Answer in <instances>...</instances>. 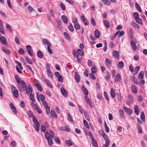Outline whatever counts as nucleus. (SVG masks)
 Returning a JSON list of instances; mask_svg holds the SVG:
<instances>
[{
	"label": "nucleus",
	"mask_w": 147,
	"mask_h": 147,
	"mask_svg": "<svg viewBox=\"0 0 147 147\" xmlns=\"http://www.w3.org/2000/svg\"><path fill=\"white\" fill-rule=\"evenodd\" d=\"M85 99L86 100V102L88 103V105L90 107H92V102L88 98V97L86 96H85Z\"/></svg>",
	"instance_id": "nucleus-16"
},
{
	"label": "nucleus",
	"mask_w": 147,
	"mask_h": 147,
	"mask_svg": "<svg viewBox=\"0 0 147 147\" xmlns=\"http://www.w3.org/2000/svg\"><path fill=\"white\" fill-rule=\"evenodd\" d=\"M0 40L1 42L4 45L6 44L7 43L6 39L3 36H1L0 38Z\"/></svg>",
	"instance_id": "nucleus-23"
},
{
	"label": "nucleus",
	"mask_w": 147,
	"mask_h": 147,
	"mask_svg": "<svg viewBox=\"0 0 147 147\" xmlns=\"http://www.w3.org/2000/svg\"><path fill=\"white\" fill-rule=\"evenodd\" d=\"M25 58L26 61L30 64H32V61L28 56H26Z\"/></svg>",
	"instance_id": "nucleus-47"
},
{
	"label": "nucleus",
	"mask_w": 147,
	"mask_h": 147,
	"mask_svg": "<svg viewBox=\"0 0 147 147\" xmlns=\"http://www.w3.org/2000/svg\"><path fill=\"white\" fill-rule=\"evenodd\" d=\"M74 78L77 83H79L80 82V76L76 72L75 73Z\"/></svg>",
	"instance_id": "nucleus-10"
},
{
	"label": "nucleus",
	"mask_w": 147,
	"mask_h": 147,
	"mask_svg": "<svg viewBox=\"0 0 147 147\" xmlns=\"http://www.w3.org/2000/svg\"><path fill=\"white\" fill-rule=\"evenodd\" d=\"M77 53H78L80 55L83 56L84 55V52L83 51L80 49L77 50Z\"/></svg>",
	"instance_id": "nucleus-43"
},
{
	"label": "nucleus",
	"mask_w": 147,
	"mask_h": 147,
	"mask_svg": "<svg viewBox=\"0 0 147 147\" xmlns=\"http://www.w3.org/2000/svg\"><path fill=\"white\" fill-rule=\"evenodd\" d=\"M15 78L17 82L19 84L20 83V78L19 76L17 75H16L15 76Z\"/></svg>",
	"instance_id": "nucleus-40"
},
{
	"label": "nucleus",
	"mask_w": 147,
	"mask_h": 147,
	"mask_svg": "<svg viewBox=\"0 0 147 147\" xmlns=\"http://www.w3.org/2000/svg\"><path fill=\"white\" fill-rule=\"evenodd\" d=\"M26 92L28 94H31L32 92V88L30 86H28L26 88Z\"/></svg>",
	"instance_id": "nucleus-6"
},
{
	"label": "nucleus",
	"mask_w": 147,
	"mask_h": 147,
	"mask_svg": "<svg viewBox=\"0 0 147 147\" xmlns=\"http://www.w3.org/2000/svg\"><path fill=\"white\" fill-rule=\"evenodd\" d=\"M27 113L28 116L30 117L31 118L32 117H34L33 113L31 110L28 111Z\"/></svg>",
	"instance_id": "nucleus-42"
},
{
	"label": "nucleus",
	"mask_w": 147,
	"mask_h": 147,
	"mask_svg": "<svg viewBox=\"0 0 147 147\" xmlns=\"http://www.w3.org/2000/svg\"><path fill=\"white\" fill-rule=\"evenodd\" d=\"M32 121L34 123L33 126L36 129V131H38L39 129L40 124L38 121L37 120L36 118L33 117L32 118Z\"/></svg>",
	"instance_id": "nucleus-2"
},
{
	"label": "nucleus",
	"mask_w": 147,
	"mask_h": 147,
	"mask_svg": "<svg viewBox=\"0 0 147 147\" xmlns=\"http://www.w3.org/2000/svg\"><path fill=\"white\" fill-rule=\"evenodd\" d=\"M2 51L5 53L9 54L11 53V51L9 50L6 49V48L3 47H1Z\"/></svg>",
	"instance_id": "nucleus-19"
},
{
	"label": "nucleus",
	"mask_w": 147,
	"mask_h": 147,
	"mask_svg": "<svg viewBox=\"0 0 147 147\" xmlns=\"http://www.w3.org/2000/svg\"><path fill=\"white\" fill-rule=\"evenodd\" d=\"M47 72L48 76H49L51 78H52L53 76V73L50 70H47Z\"/></svg>",
	"instance_id": "nucleus-49"
},
{
	"label": "nucleus",
	"mask_w": 147,
	"mask_h": 147,
	"mask_svg": "<svg viewBox=\"0 0 147 147\" xmlns=\"http://www.w3.org/2000/svg\"><path fill=\"white\" fill-rule=\"evenodd\" d=\"M91 71L92 73V74H94L96 72V69L95 67H92L91 68Z\"/></svg>",
	"instance_id": "nucleus-52"
},
{
	"label": "nucleus",
	"mask_w": 147,
	"mask_h": 147,
	"mask_svg": "<svg viewBox=\"0 0 147 147\" xmlns=\"http://www.w3.org/2000/svg\"><path fill=\"white\" fill-rule=\"evenodd\" d=\"M106 76H105V79L106 81L108 82L110 78V75L108 71H106Z\"/></svg>",
	"instance_id": "nucleus-22"
},
{
	"label": "nucleus",
	"mask_w": 147,
	"mask_h": 147,
	"mask_svg": "<svg viewBox=\"0 0 147 147\" xmlns=\"http://www.w3.org/2000/svg\"><path fill=\"white\" fill-rule=\"evenodd\" d=\"M46 108V113L47 115L48 114L49 112L50 111V108L48 106H47L46 107H45Z\"/></svg>",
	"instance_id": "nucleus-56"
},
{
	"label": "nucleus",
	"mask_w": 147,
	"mask_h": 147,
	"mask_svg": "<svg viewBox=\"0 0 147 147\" xmlns=\"http://www.w3.org/2000/svg\"><path fill=\"white\" fill-rule=\"evenodd\" d=\"M110 143V141H107L106 142L105 144L103 145V147H108Z\"/></svg>",
	"instance_id": "nucleus-62"
},
{
	"label": "nucleus",
	"mask_w": 147,
	"mask_h": 147,
	"mask_svg": "<svg viewBox=\"0 0 147 147\" xmlns=\"http://www.w3.org/2000/svg\"><path fill=\"white\" fill-rule=\"evenodd\" d=\"M61 19L63 22L67 24L68 22V19L66 16L65 15H62L61 16Z\"/></svg>",
	"instance_id": "nucleus-15"
},
{
	"label": "nucleus",
	"mask_w": 147,
	"mask_h": 147,
	"mask_svg": "<svg viewBox=\"0 0 147 147\" xmlns=\"http://www.w3.org/2000/svg\"><path fill=\"white\" fill-rule=\"evenodd\" d=\"M61 93L64 96L66 97L67 96V92L64 89L63 87L61 88Z\"/></svg>",
	"instance_id": "nucleus-9"
},
{
	"label": "nucleus",
	"mask_w": 147,
	"mask_h": 147,
	"mask_svg": "<svg viewBox=\"0 0 147 147\" xmlns=\"http://www.w3.org/2000/svg\"><path fill=\"white\" fill-rule=\"evenodd\" d=\"M42 42L43 45L47 44V45H49V44H51L48 40L45 38L43 39Z\"/></svg>",
	"instance_id": "nucleus-20"
},
{
	"label": "nucleus",
	"mask_w": 147,
	"mask_h": 147,
	"mask_svg": "<svg viewBox=\"0 0 147 147\" xmlns=\"http://www.w3.org/2000/svg\"><path fill=\"white\" fill-rule=\"evenodd\" d=\"M45 82L47 84L48 86L50 87V88H52V85L48 79H46L45 80Z\"/></svg>",
	"instance_id": "nucleus-39"
},
{
	"label": "nucleus",
	"mask_w": 147,
	"mask_h": 147,
	"mask_svg": "<svg viewBox=\"0 0 147 147\" xmlns=\"http://www.w3.org/2000/svg\"><path fill=\"white\" fill-rule=\"evenodd\" d=\"M51 46V44H49V45H47V49L49 53L52 54L53 53V51L50 49V47Z\"/></svg>",
	"instance_id": "nucleus-46"
},
{
	"label": "nucleus",
	"mask_w": 147,
	"mask_h": 147,
	"mask_svg": "<svg viewBox=\"0 0 147 147\" xmlns=\"http://www.w3.org/2000/svg\"><path fill=\"white\" fill-rule=\"evenodd\" d=\"M135 6L136 8L139 12H142V10L141 9V7L137 3H135Z\"/></svg>",
	"instance_id": "nucleus-33"
},
{
	"label": "nucleus",
	"mask_w": 147,
	"mask_h": 147,
	"mask_svg": "<svg viewBox=\"0 0 147 147\" xmlns=\"http://www.w3.org/2000/svg\"><path fill=\"white\" fill-rule=\"evenodd\" d=\"M110 94L111 96L113 98H114L115 96V93L114 89L113 88H111V89Z\"/></svg>",
	"instance_id": "nucleus-18"
},
{
	"label": "nucleus",
	"mask_w": 147,
	"mask_h": 147,
	"mask_svg": "<svg viewBox=\"0 0 147 147\" xmlns=\"http://www.w3.org/2000/svg\"><path fill=\"white\" fill-rule=\"evenodd\" d=\"M123 109L129 115H130L132 114V111L130 109H129L126 107H123Z\"/></svg>",
	"instance_id": "nucleus-11"
},
{
	"label": "nucleus",
	"mask_w": 147,
	"mask_h": 147,
	"mask_svg": "<svg viewBox=\"0 0 147 147\" xmlns=\"http://www.w3.org/2000/svg\"><path fill=\"white\" fill-rule=\"evenodd\" d=\"M60 5L62 9L64 11L65 8V4L61 2Z\"/></svg>",
	"instance_id": "nucleus-57"
},
{
	"label": "nucleus",
	"mask_w": 147,
	"mask_h": 147,
	"mask_svg": "<svg viewBox=\"0 0 147 147\" xmlns=\"http://www.w3.org/2000/svg\"><path fill=\"white\" fill-rule=\"evenodd\" d=\"M133 81L134 83L136 84H138V81L137 79L135 78L134 76L133 77Z\"/></svg>",
	"instance_id": "nucleus-61"
},
{
	"label": "nucleus",
	"mask_w": 147,
	"mask_h": 147,
	"mask_svg": "<svg viewBox=\"0 0 147 147\" xmlns=\"http://www.w3.org/2000/svg\"><path fill=\"white\" fill-rule=\"evenodd\" d=\"M35 86L39 91H41L42 90V87L41 85L37 83L36 84Z\"/></svg>",
	"instance_id": "nucleus-35"
},
{
	"label": "nucleus",
	"mask_w": 147,
	"mask_h": 147,
	"mask_svg": "<svg viewBox=\"0 0 147 147\" xmlns=\"http://www.w3.org/2000/svg\"><path fill=\"white\" fill-rule=\"evenodd\" d=\"M94 35L95 37L97 38H98L99 37L100 34L99 31L97 30L96 29L94 32Z\"/></svg>",
	"instance_id": "nucleus-25"
},
{
	"label": "nucleus",
	"mask_w": 147,
	"mask_h": 147,
	"mask_svg": "<svg viewBox=\"0 0 147 147\" xmlns=\"http://www.w3.org/2000/svg\"><path fill=\"white\" fill-rule=\"evenodd\" d=\"M69 30L71 32H72L74 30V28L72 26V24L71 23H69V24L68 26Z\"/></svg>",
	"instance_id": "nucleus-41"
},
{
	"label": "nucleus",
	"mask_w": 147,
	"mask_h": 147,
	"mask_svg": "<svg viewBox=\"0 0 147 147\" xmlns=\"http://www.w3.org/2000/svg\"><path fill=\"white\" fill-rule=\"evenodd\" d=\"M104 23L107 28H109L110 25L109 22L106 20H105L103 21Z\"/></svg>",
	"instance_id": "nucleus-27"
},
{
	"label": "nucleus",
	"mask_w": 147,
	"mask_h": 147,
	"mask_svg": "<svg viewBox=\"0 0 147 147\" xmlns=\"http://www.w3.org/2000/svg\"><path fill=\"white\" fill-rule=\"evenodd\" d=\"M16 63L18 65L19 67V68L20 69L22 70L23 69V68L22 65L21 64V63L19 62H18L17 61H16Z\"/></svg>",
	"instance_id": "nucleus-58"
},
{
	"label": "nucleus",
	"mask_w": 147,
	"mask_h": 147,
	"mask_svg": "<svg viewBox=\"0 0 147 147\" xmlns=\"http://www.w3.org/2000/svg\"><path fill=\"white\" fill-rule=\"evenodd\" d=\"M136 22L139 24H141L142 23L141 19L139 17L136 19Z\"/></svg>",
	"instance_id": "nucleus-60"
},
{
	"label": "nucleus",
	"mask_w": 147,
	"mask_h": 147,
	"mask_svg": "<svg viewBox=\"0 0 147 147\" xmlns=\"http://www.w3.org/2000/svg\"><path fill=\"white\" fill-rule=\"evenodd\" d=\"M104 96H105L106 99L107 100H109V96L107 94V93L106 92H104Z\"/></svg>",
	"instance_id": "nucleus-55"
},
{
	"label": "nucleus",
	"mask_w": 147,
	"mask_h": 147,
	"mask_svg": "<svg viewBox=\"0 0 147 147\" xmlns=\"http://www.w3.org/2000/svg\"><path fill=\"white\" fill-rule=\"evenodd\" d=\"M21 84L23 87L24 90L25 91L26 90V85L25 82L24 81L22 80L21 81Z\"/></svg>",
	"instance_id": "nucleus-26"
},
{
	"label": "nucleus",
	"mask_w": 147,
	"mask_h": 147,
	"mask_svg": "<svg viewBox=\"0 0 147 147\" xmlns=\"http://www.w3.org/2000/svg\"><path fill=\"white\" fill-rule=\"evenodd\" d=\"M58 129L61 130L63 131H70V129L67 125H66L65 127L60 126L58 127Z\"/></svg>",
	"instance_id": "nucleus-4"
},
{
	"label": "nucleus",
	"mask_w": 147,
	"mask_h": 147,
	"mask_svg": "<svg viewBox=\"0 0 147 147\" xmlns=\"http://www.w3.org/2000/svg\"><path fill=\"white\" fill-rule=\"evenodd\" d=\"M130 43L132 47V49L134 51L136 50L137 47L136 43L132 40L131 41Z\"/></svg>",
	"instance_id": "nucleus-13"
},
{
	"label": "nucleus",
	"mask_w": 147,
	"mask_h": 147,
	"mask_svg": "<svg viewBox=\"0 0 147 147\" xmlns=\"http://www.w3.org/2000/svg\"><path fill=\"white\" fill-rule=\"evenodd\" d=\"M74 27L76 29L78 30L80 29V27L78 24H76L74 25Z\"/></svg>",
	"instance_id": "nucleus-63"
},
{
	"label": "nucleus",
	"mask_w": 147,
	"mask_h": 147,
	"mask_svg": "<svg viewBox=\"0 0 147 147\" xmlns=\"http://www.w3.org/2000/svg\"><path fill=\"white\" fill-rule=\"evenodd\" d=\"M134 112L136 115H138L139 113V108L137 105H135L134 107Z\"/></svg>",
	"instance_id": "nucleus-12"
},
{
	"label": "nucleus",
	"mask_w": 147,
	"mask_h": 147,
	"mask_svg": "<svg viewBox=\"0 0 147 147\" xmlns=\"http://www.w3.org/2000/svg\"><path fill=\"white\" fill-rule=\"evenodd\" d=\"M65 142L66 144L68 146H69L72 145V144L71 142L69 140H67Z\"/></svg>",
	"instance_id": "nucleus-64"
},
{
	"label": "nucleus",
	"mask_w": 147,
	"mask_h": 147,
	"mask_svg": "<svg viewBox=\"0 0 147 147\" xmlns=\"http://www.w3.org/2000/svg\"><path fill=\"white\" fill-rule=\"evenodd\" d=\"M83 123L84 126L86 127L87 128H90V127L88 125V123L87 122L86 120L84 119L83 120Z\"/></svg>",
	"instance_id": "nucleus-45"
},
{
	"label": "nucleus",
	"mask_w": 147,
	"mask_h": 147,
	"mask_svg": "<svg viewBox=\"0 0 147 147\" xmlns=\"http://www.w3.org/2000/svg\"><path fill=\"white\" fill-rule=\"evenodd\" d=\"M85 134L86 135L89 136L90 138H92L93 139L92 135L90 132H88V130H86Z\"/></svg>",
	"instance_id": "nucleus-38"
},
{
	"label": "nucleus",
	"mask_w": 147,
	"mask_h": 147,
	"mask_svg": "<svg viewBox=\"0 0 147 147\" xmlns=\"http://www.w3.org/2000/svg\"><path fill=\"white\" fill-rule=\"evenodd\" d=\"M32 47L30 45H27L26 47V51L28 52V53L31 56H33V54L32 53L31 51Z\"/></svg>",
	"instance_id": "nucleus-5"
},
{
	"label": "nucleus",
	"mask_w": 147,
	"mask_h": 147,
	"mask_svg": "<svg viewBox=\"0 0 147 147\" xmlns=\"http://www.w3.org/2000/svg\"><path fill=\"white\" fill-rule=\"evenodd\" d=\"M91 139L92 140V145L95 147H98V145L97 144V142L96 140H95L93 138V139H92V138H91Z\"/></svg>",
	"instance_id": "nucleus-21"
},
{
	"label": "nucleus",
	"mask_w": 147,
	"mask_h": 147,
	"mask_svg": "<svg viewBox=\"0 0 147 147\" xmlns=\"http://www.w3.org/2000/svg\"><path fill=\"white\" fill-rule=\"evenodd\" d=\"M144 73L142 71H140L139 74L138 78L139 80H142L144 78Z\"/></svg>",
	"instance_id": "nucleus-14"
},
{
	"label": "nucleus",
	"mask_w": 147,
	"mask_h": 147,
	"mask_svg": "<svg viewBox=\"0 0 147 147\" xmlns=\"http://www.w3.org/2000/svg\"><path fill=\"white\" fill-rule=\"evenodd\" d=\"M13 94L15 97L17 98L18 96V90H17L13 92Z\"/></svg>",
	"instance_id": "nucleus-37"
},
{
	"label": "nucleus",
	"mask_w": 147,
	"mask_h": 147,
	"mask_svg": "<svg viewBox=\"0 0 147 147\" xmlns=\"http://www.w3.org/2000/svg\"><path fill=\"white\" fill-rule=\"evenodd\" d=\"M131 90L134 93H136L137 92V89L136 86L134 84L131 86Z\"/></svg>",
	"instance_id": "nucleus-17"
},
{
	"label": "nucleus",
	"mask_w": 147,
	"mask_h": 147,
	"mask_svg": "<svg viewBox=\"0 0 147 147\" xmlns=\"http://www.w3.org/2000/svg\"><path fill=\"white\" fill-rule=\"evenodd\" d=\"M18 53L20 54H24V51L22 48H20L18 51Z\"/></svg>",
	"instance_id": "nucleus-51"
},
{
	"label": "nucleus",
	"mask_w": 147,
	"mask_h": 147,
	"mask_svg": "<svg viewBox=\"0 0 147 147\" xmlns=\"http://www.w3.org/2000/svg\"><path fill=\"white\" fill-rule=\"evenodd\" d=\"M82 88L84 94L86 95H88V91L84 85L82 86Z\"/></svg>",
	"instance_id": "nucleus-31"
},
{
	"label": "nucleus",
	"mask_w": 147,
	"mask_h": 147,
	"mask_svg": "<svg viewBox=\"0 0 147 147\" xmlns=\"http://www.w3.org/2000/svg\"><path fill=\"white\" fill-rule=\"evenodd\" d=\"M140 118L142 121L144 122H145V117L144 113L143 111H142L140 116Z\"/></svg>",
	"instance_id": "nucleus-28"
},
{
	"label": "nucleus",
	"mask_w": 147,
	"mask_h": 147,
	"mask_svg": "<svg viewBox=\"0 0 147 147\" xmlns=\"http://www.w3.org/2000/svg\"><path fill=\"white\" fill-rule=\"evenodd\" d=\"M105 64L106 67H109L111 65V60L109 59H106L105 60Z\"/></svg>",
	"instance_id": "nucleus-7"
},
{
	"label": "nucleus",
	"mask_w": 147,
	"mask_h": 147,
	"mask_svg": "<svg viewBox=\"0 0 147 147\" xmlns=\"http://www.w3.org/2000/svg\"><path fill=\"white\" fill-rule=\"evenodd\" d=\"M117 66L118 68L122 69L124 66V63L123 61H121L119 62Z\"/></svg>",
	"instance_id": "nucleus-24"
},
{
	"label": "nucleus",
	"mask_w": 147,
	"mask_h": 147,
	"mask_svg": "<svg viewBox=\"0 0 147 147\" xmlns=\"http://www.w3.org/2000/svg\"><path fill=\"white\" fill-rule=\"evenodd\" d=\"M128 97L129 100L131 103H133L134 102V98L131 95H129L128 96Z\"/></svg>",
	"instance_id": "nucleus-53"
},
{
	"label": "nucleus",
	"mask_w": 147,
	"mask_h": 147,
	"mask_svg": "<svg viewBox=\"0 0 147 147\" xmlns=\"http://www.w3.org/2000/svg\"><path fill=\"white\" fill-rule=\"evenodd\" d=\"M121 76L119 74H117L116 76L115 81L116 82H119L121 80Z\"/></svg>",
	"instance_id": "nucleus-32"
},
{
	"label": "nucleus",
	"mask_w": 147,
	"mask_h": 147,
	"mask_svg": "<svg viewBox=\"0 0 147 147\" xmlns=\"http://www.w3.org/2000/svg\"><path fill=\"white\" fill-rule=\"evenodd\" d=\"M137 128L138 131L139 133H141L142 132V129L140 125H137Z\"/></svg>",
	"instance_id": "nucleus-50"
},
{
	"label": "nucleus",
	"mask_w": 147,
	"mask_h": 147,
	"mask_svg": "<svg viewBox=\"0 0 147 147\" xmlns=\"http://www.w3.org/2000/svg\"><path fill=\"white\" fill-rule=\"evenodd\" d=\"M53 140L57 143L59 144L60 142V141L59 140L58 138L56 136H55L53 138Z\"/></svg>",
	"instance_id": "nucleus-59"
},
{
	"label": "nucleus",
	"mask_w": 147,
	"mask_h": 147,
	"mask_svg": "<svg viewBox=\"0 0 147 147\" xmlns=\"http://www.w3.org/2000/svg\"><path fill=\"white\" fill-rule=\"evenodd\" d=\"M45 138L47 140L48 143L49 145L51 146L53 144V142L52 138L54 137V133L51 130H50L49 133L46 131L45 134Z\"/></svg>",
	"instance_id": "nucleus-1"
},
{
	"label": "nucleus",
	"mask_w": 147,
	"mask_h": 147,
	"mask_svg": "<svg viewBox=\"0 0 147 147\" xmlns=\"http://www.w3.org/2000/svg\"><path fill=\"white\" fill-rule=\"evenodd\" d=\"M37 55L40 58H42L43 57V54L40 50L38 51L37 53Z\"/></svg>",
	"instance_id": "nucleus-36"
},
{
	"label": "nucleus",
	"mask_w": 147,
	"mask_h": 147,
	"mask_svg": "<svg viewBox=\"0 0 147 147\" xmlns=\"http://www.w3.org/2000/svg\"><path fill=\"white\" fill-rule=\"evenodd\" d=\"M113 55L115 58L119 59V54L118 51H114L112 53Z\"/></svg>",
	"instance_id": "nucleus-8"
},
{
	"label": "nucleus",
	"mask_w": 147,
	"mask_h": 147,
	"mask_svg": "<svg viewBox=\"0 0 147 147\" xmlns=\"http://www.w3.org/2000/svg\"><path fill=\"white\" fill-rule=\"evenodd\" d=\"M102 137L104 138V140L106 141V142L107 141H109V140L108 138V137H107V136L105 134H104L103 135H102Z\"/></svg>",
	"instance_id": "nucleus-54"
},
{
	"label": "nucleus",
	"mask_w": 147,
	"mask_h": 147,
	"mask_svg": "<svg viewBox=\"0 0 147 147\" xmlns=\"http://www.w3.org/2000/svg\"><path fill=\"white\" fill-rule=\"evenodd\" d=\"M102 2L104 3L105 5H109L110 4V3L109 1L108 0H101Z\"/></svg>",
	"instance_id": "nucleus-44"
},
{
	"label": "nucleus",
	"mask_w": 147,
	"mask_h": 147,
	"mask_svg": "<svg viewBox=\"0 0 147 147\" xmlns=\"http://www.w3.org/2000/svg\"><path fill=\"white\" fill-rule=\"evenodd\" d=\"M55 75L56 77L58 79V81L59 82H62L63 81V78L62 76L58 72H56L55 73Z\"/></svg>",
	"instance_id": "nucleus-3"
},
{
	"label": "nucleus",
	"mask_w": 147,
	"mask_h": 147,
	"mask_svg": "<svg viewBox=\"0 0 147 147\" xmlns=\"http://www.w3.org/2000/svg\"><path fill=\"white\" fill-rule=\"evenodd\" d=\"M133 30L132 28H130L129 30V37L131 38H133Z\"/></svg>",
	"instance_id": "nucleus-29"
},
{
	"label": "nucleus",
	"mask_w": 147,
	"mask_h": 147,
	"mask_svg": "<svg viewBox=\"0 0 147 147\" xmlns=\"http://www.w3.org/2000/svg\"><path fill=\"white\" fill-rule=\"evenodd\" d=\"M84 116L86 119L88 121H90V118L88 115L87 112L86 111H84Z\"/></svg>",
	"instance_id": "nucleus-34"
},
{
	"label": "nucleus",
	"mask_w": 147,
	"mask_h": 147,
	"mask_svg": "<svg viewBox=\"0 0 147 147\" xmlns=\"http://www.w3.org/2000/svg\"><path fill=\"white\" fill-rule=\"evenodd\" d=\"M15 40V42L18 45L20 44V41L18 36H16Z\"/></svg>",
	"instance_id": "nucleus-48"
},
{
	"label": "nucleus",
	"mask_w": 147,
	"mask_h": 147,
	"mask_svg": "<svg viewBox=\"0 0 147 147\" xmlns=\"http://www.w3.org/2000/svg\"><path fill=\"white\" fill-rule=\"evenodd\" d=\"M51 114L52 116L55 117V118H57V117L54 110H51Z\"/></svg>",
	"instance_id": "nucleus-30"
}]
</instances>
